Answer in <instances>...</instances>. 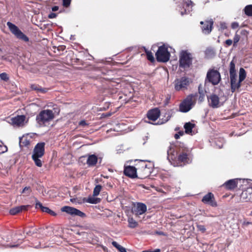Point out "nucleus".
<instances>
[{"instance_id": "7c9ffc66", "label": "nucleus", "mask_w": 252, "mask_h": 252, "mask_svg": "<svg viewBox=\"0 0 252 252\" xmlns=\"http://www.w3.org/2000/svg\"><path fill=\"white\" fill-rule=\"evenodd\" d=\"M173 113H174V111L173 110L171 109V110H168L165 113V117H166L165 119L164 120L163 122H161V124H162V123L167 122L170 119V118L171 117V116H172Z\"/></svg>"}, {"instance_id": "3c124183", "label": "nucleus", "mask_w": 252, "mask_h": 252, "mask_svg": "<svg viewBox=\"0 0 252 252\" xmlns=\"http://www.w3.org/2000/svg\"><path fill=\"white\" fill-rule=\"evenodd\" d=\"M79 125L84 127L88 125V124H87L85 120H82L79 122Z\"/></svg>"}, {"instance_id": "a18cd8bd", "label": "nucleus", "mask_w": 252, "mask_h": 252, "mask_svg": "<svg viewBox=\"0 0 252 252\" xmlns=\"http://www.w3.org/2000/svg\"><path fill=\"white\" fill-rule=\"evenodd\" d=\"M71 0H63V6L67 7L70 4Z\"/></svg>"}, {"instance_id": "72a5a7b5", "label": "nucleus", "mask_w": 252, "mask_h": 252, "mask_svg": "<svg viewBox=\"0 0 252 252\" xmlns=\"http://www.w3.org/2000/svg\"><path fill=\"white\" fill-rule=\"evenodd\" d=\"M100 199L98 198H95L94 197H90L88 198L87 202L91 204H97L99 203Z\"/></svg>"}, {"instance_id": "ea45409f", "label": "nucleus", "mask_w": 252, "mask_h": 252, "mask_svg": "<svg viewBox=\"0 0 252 252\" xmlns=\"http://www.w3.org/2000/svg\"><path fill=\"white\" fill-rule=\"evenodd\" d=\"M43 212L47 213L53 216H56L57 215V214L55 212L53 211L48 207L43 208Z\"/></svg>"}, {"instance_id": "052dcab7", "label": "nucleus", "mask_w": 252, "mask_h": 252, "mask_svg": "<svg viewBox=\"0 0 252 252\" xmlns=\"http://www.w3.org/2000/svg\"><path fill=\"white\" fill-rule=\"evenodd\" d=\"M141 168L146 169V168H152L151 166H148L147 164H145L141 167Z\"/></svg>"}, {"instance_id": "cd10ccee", "label": "nucleus", "mask_w": 252, "mask_h": 252, "mask_svg": "<svg viewBox=\"0 0 252 252\" xmlns=\"http://www.w3.org/2000/svg\"><path fill=\"white\" fill-rule=\"evenodd\" d=\"M246 77V73L245 70L243 68H240L239 75V80L240 82H242L244 81Z\"/></svg>"}, {"instance_id": "69168bd1", "label": "nucleus", "mask_w": 252, "mask_h": 252, "mask_svg": "<svg viewBox=\"0 0 252 252\" xmlns=\"http://www.w3.org/2000/svg\"><path fill=\"white\" fill-rule=\"evenodd\" d=\"M32 88L33 89H34L35 90H38H38L39 89V88H37V87H32Z\"/></svg>"}, {"instance_id": "4d7b16f0", "label": "nucleus", "mask_w": 252, "mask_h": 252, "mask_svg": "<svg viewBox=\"0 0 252 252\" xmlns=\"http://www.w3.org/2000/svg\"><path fill=\"white\" fill-rule=\"evenodd\" d=\"M160 250L159 249H157L153 251H143L142 252H160Z\"/></svg>"}, {"instance_id": "bb28decb", "label": "nucleus", "mask_w": 252, "mask_h": 252, "mask_svg": "<svg viewBox=\"0 0 252 252\" xmlns=\"http://www.w3.org/2000/svg\"><path fill=\"white\" fill-rule=\"evenodd\" d=\"M241 82L239 80L237 82V81L233 82V85L230 84L231 92L234 93L236 90L239 89L241 87Z\"/></svg>"}, {"instance_id": "f704fd0d", "label": "nucleus", "mask_w": 252, "mask_h": 252, "mask_svg": "<svg viewBox=\"0 0 252 252\" xmlns=\"http://www.w3.org/2000/svg\"><path fill=\"white\" fill-rule=\"evenodd\" d=\"M101 189H102V187L101 185H96L95 187V188H94V189L93 191V196H96L98 195Z\"/></svg>"}, {"instance_id": "20e7f679", "label": "nucleus", "mask_w": 252, "mask_h": 252, "mask_svg": "<svg viewBox=\"0 0 252 252\" xmlns=\"http://www.w3.org/2000/svg\"><path fill=\"white\" fill-rule=\"evenodd\" d=\"M156 56L158 62L166 63L170 59V53L168 51L167 47L165 45H163L158 47Z\"/></svg>"}, {"instance_id": "4be33fe9", "label": "nucleus", "mask_w": 252, "mask_h": 252, "mask_svg": "<svg viewBox=\"0 0 252 252\" xmlns=\"http://www.w3.org/2000/svg\"><path fill=\"white\" fill-rule=\"evenodd\" d=\"M194 126L195 125L190 122L185 123L184 126L185 129V132L187 134H191L192 132V129Z\"/></svg>"}, {"instance_id": "79ce46f5", "label": "nucleus", "mask_w": 252, "mask_h": 252, "mask_svg": "<svg viewBox=\"0 0 252 252\" xmlns=\"http://www.w3.org/2000/svg\"><path fill=\"white\" fill-rule=\"evenodd\" d=\"M0 78L5 81H7L9 80L7 74L5 72L0 74Z\"/></svg>"}, {"instance_id": "c85d7f7f", "label": "nucleus", "mask_w": 252, "mask_h": 252, "mask_svg": "<svg viewBox=\"0 0 252 252\" xmlns=\"http://www.w3.org/2000/svg\"><path fill=\"white\" fill-rule=\"evenodd\" d=\"M112 245L115 247L120 252H126V248L119 245L117 242L113 241L112 242Z\"/></svg>"}, {"instance_id": "e433bc0d", "label": "nucleus", "mask_w": 252, "mask_h": 252, "mask_svg": "<svg viewBox=\"0 0 252 252\" xmlns=\"http://www.w3.org/2000/svg\"><path fill=\"white\" fill-rule=\"evenodd\" d=\"M35 207L36 209L40 208L41 211L43 212L44 211L43 208H46V207H44L42 205V204L36 199H35Z\"/></svg>"}, {"instance_id": "c9c22d12", "label": "nucleus", "mask_w": 252, "mask_h": 252, "mask_svg": "<svg viewBox=\"0 0 252 252\" xmlns=\"http://www.w3.org/2000/svg\"><path fill=\"white\" fill-rule=\"evenodd\" d=\"M229 73L230 74L236 73L235 64V63H234L233 61H232L230 63Z\"/></svg>"}, {"instance_id": "0e129e2a", "label": "nucleus", "mask_w": 252, "mask_h": 252, "mask_svg": "<svg viewBox=\"0 0 252 252\" xmlns=\"http://www.w3.org/2000/svg\"><path fill=\"white\" fill-rule=\"evenodd\" d=\"M145 53L146 54V52H150L145 47H143Z\"/></svg>"}, {"instance_id": "a19ab883", "label": "nucleus", "mask_w": 252, "mask_h": 252, "mask_svg": "<svg viewBox=\"0 0 252 252\" xmlns=\"http://www.w3.org/2000/svg\"><path fill=\"white\" fill-rule=\"evenodd\" d=\"M230 84L233 85V82L237 81L236 73L230 74Z\"/></svg>"}, {"instance_id": "7ed1b4c3", "label": "nucleus", "mask_w": 252, "mask_h": 252, "mask_svg": "<svg viewBox=\"0 0 252 252\" xmlns=\"http://www.w3.org/2000/svg\"><path fill=\"white\" fill-rule=\"evenodd\" d=\"M192 55L187 50H182L179 55V66L183 68L189 67L192 63Z\"/></svg>"}, {"instance_id": "f03ea898", "label": "nucleus", "mask_w": 252, "mask_h": 252, "mask_svg": "<svg viewBox=\"0 0 252 252\" xmlns=\"http://www.w3.org/2000/svg\"><path fill=\"white\" fill-rule=\"evenodd\" d=\"M54 118V114L52 110L46 109L42 110L36 116L37 123L40 126L45 125Z\"/></svg>"}, {"instance_id": "4c0bfd02", "label": "nucleus", "mask_w": 252, "mask_h": 252, "mask_svg": "<svg viewBox=\"0 0 252 252\" xmlns=\"http://www.w3.org/2000/svg\"><path fill=\"white\" fill-rule=\"evenodd\" d=\"M146 56L147 59L152 62H153L155 61L154 57L153 55V53L150 51V52H146Z\"/></svg>"}, {"instance_id": "0eeeda50", "label": "nucleus", "mask_w": 252, "mask_h": 252, "mask_svg": "<svg viewBox=\"0 0 252 252\" xmlns=\"http://www.w3.org/2000/svg\"><path fill=\"white\" fill-rule=\"evenodd\" d=\"M209 106L213 108H218L222 106L223 102L218 95L215 94H211L207 96Z\"/></svg>"}, {"instance_id": "e2e57ef3", "label": "nucleus", "mask_w": 252, "mask_h": 252, "mask_svg": "<svg viewBox=\"0 0 252 252\" xmlns=\"http://www.w3.org/2000/svg\"><path fill=\"white\" fill-rule=\"evenodd\" d=\"M33 247L36 249H38L39 248H40V244H38V245H33Z\"/></svg>"}, {"instance_id": "c03bdc74", "label": "nucleus", "mask_w": 252, "mask_h": 252, "mask_svg": "<svg viewBox=\"0 0 252 252\" xmlns=\"http://www.w3.org/2000/svg\"><path fill=\"white\" fill-rule=\"evenodd\" d=\"M240 40V36L238 34L236 33L233 38L234 45L236 44Z\"/></svg>"}, {"instance_id": "f257e3e1", "label": "nucleus", "mask_w": 252, "mask_h": 252, "mask_svg": "<svg viewBox=\"0 0 252 252\" xmlns=\"http://www.w3.org/2000/svg\"><path fill=\"white\" fill-rule=\"evenodd\" d=\"M221 80V75L219 71L215 68H210L207 72L204 84L205 86L209 84L216 86L220 83Z\"/></svg>"}, {"instance_id": "aec40b11", "label": "nucleus", "mask_w": 252, "mask_h": 252, "mask_svg": "<svg viewBox=\"0 0 252 252\" xmlns=\"http://www.w3.org/2000/svg\"><path fill=\"white\" fill-rule=\"evenodd\" d=\"M185 3V4H186V8H185L184 11H181L180 12L181 15L188 14L192 11L193 2L191 0H188L187 1H186Z\"/></svg>"}, {"instance_id": "58836bf2", "label": "nucleus", "mask_w": 252, "mask_h": 252, "mask_svg": "<svg viewBox=\"0 0 252 252\" xmlns=\"http://www.w3.org/2000/svg\"><path fill=\"white\" fill-rule=\"evenodd\" d=\"M32 192V189L30 187H25L22 191V193H26L27 195H29Z\"/></svg>"}, {"instance_id": "f3484780", "label": "nucleus", "mask_w": 252, "mask_h": 252, "mask_svg": "<svg viewBox=\"0 0 252 252\" xmlns=\"http://www.w3.org/2000/svg\"><path fill=\"white\" fill-rule=\"evenodd\" d=\"M239 179H230L225 182L222 186L224 187L226 189L231 190L237 187L238 184V180Z\"/></svg>"}, {"instance_id": "393cba45", "label": "nucleus", "mask_w": 252, "mask_h": 252, "mask_svg": "<svg viewBox=\"0 0 252 252\" xmlns=\"http://www.w3.org/2000/svg\"><path fill=\"white\" fill-rule=\"evenodd\" d=\"M141 170H142V174L140 177V178L142 179L148 177L150 175L152 171V168H141Z\"/></svg>"}, {"instance_id": "dca6fc26", "label": "nucleus", "mask_w": 252, "mask_h": 252, "mask_svg": "<svg viewBox=\"0 0 252 252\" xmlns=\"http://www.w3.org/2000/svg\"><path fill=\"white\" fill-rule=\"evenodd\" d=\"M160 112L158 108H155L150 110L147 114L148 118L153 121L157 120L160 116Z\"/></svg>"}, {"instance_id": "de8ad7c7", "label": "nucleus", "mask_w": 252, "mask_h": 252, "mask_svg": "<svg viewBox=\"0 0 252 252\" xmlns=\"http://www.w3.org/2000/svg\"><path fill=\"white\" fill-rule=\"evenodd\" d=\"M183 134H184V132L183 131H180L174 135V138L176 139H178L180 138V137L181 136H182Z\"/></svg>"}, {"instance_id": "864d4df0", "label": "nucleus", "mask_w": 252, "mask_h": 252, "mask_svg": "<svg viewBox=\"0 0 252 252\" xmlns=\"http://www.w3.org/2000/svg\"><path fill=\"white\" fill-rule=\"evenodd\" d=\"M56 17H57V14H56L55 13H53V12L50 13L48 15V18L50 19L55 18Z\"/></svg>"}, {"instance_id": "bf43d9fd", "label": "nucleus", "mask_w": 252, "mask_h": 252, "mask_svg": "<svg viewBox=\"0 0 252 252\" xmlns=\"http://www.w3.org/2000/svg\"><path fill=\"white\" fill-rule=\"evenodd\" d=\"M220 27L222 29H225L226 28V26L225 25V24L224 23H221L220 24Z\"/></svg>"}, {"instance_id": "774afa93", "label": "nucleus", "mask_w": 252, "mask_h": 252, "mask_svg": "<svg viewBox=\"0 0 252 252\" xmlns=\"http://www.w3.org/2000/svg\"><path fill=\"white\" fill-rule=\"evenodd\" d=\"M157 233L158 234H162V232H157Z\"/></svg>"}, {"instance_id": "09e8293b", "label": "nucleus", "mask_w": 252, "mask_h": 252, "mask_svg": "<svg viewBox=\"0 0 252 252\" xmlns=\"http://www.w3.org/2000/svg\"><path fill=\"white\" fill-rule=\"evenodd\" d=\"M197 229L202 232H204L206 230V228L205 227V226L203 225H197Z\"/></svg>"}, {"instance_id": "13d9d810", "label": "nucleus", "mask_w": 252, "mask_h": 252, "mask_svg": "<svg viewBox=\"0 0 252 252\" xmlns=\"http://www.w3.org/2000/svg\"><path fill=\"white\" fill-rule=\"evenodd\" d=\"M59 9V7L58 6H54L52 7V10L53 11H56Z\"/></svg>"}, {"instance_id": "2f4dec72", "label": "nucleus", "mask_w": 252, "mask_h": 252, "mask_svg": "<svg viewBox=\"0 0 252 252\" xmlns=\"http://www.w3.org/2000/svg\"><path fill=\"white\" fill-rule=\"evenodd\" d=\"M245 13L248 16H252V5H247L244 8Z\"/></svg>"}, {"instance_id": "2eb2a0df", "label": "nucleus", "mask_w": 252, "mask_h": 252, "mask_svg": "<svg viewBox=\"0 0 252 252\" xmlns=\"http://www.w3.org/2000/svg\"><path fill=\"white\" fill-rule=\"evenodd\" d=\"M124 173L126 176L131 178H135L137 177L136 168L133 166L125 167Z\"/></svg>"}, {"instance_id": "f8f14e48", "label": "nucleus", "mask_w": 252, "mask_h": 252, "mask_svg": "<svg viewBox=\"0 0 252 252\" xmlns=\"http://www.w3.org/2000/svg\"><path fill=\"white\" fill-rule=\"evenodd\" d=\"M44 142L38 143L34 148L32 156L42 157L44 154Z\"/></svg>"}, {"instance_id": "680f3d73", "label": "nucleus", "mask_w": 252, "mask_h": 252, "mask_svg": "<svg viewBox=\"0 0 252 252\" xmlns=\"http://www.w3.org/2000/svg\"><path fill=\"white\" fill-rule=\"evenodd\" d=\"M38 91L42 92V93H45L46 92V90L45 89H43V88H40L38 90Z\"/></svg>"}, {"instance_id": "c756f323", "label": "nucleus", "mask_w": 252, "mask_h": 252, "mask_svg": "<svg viewBox=\"0 0 252 252\" xmlns=\"http://www.w3.org/2000/svg\"><path fill=\"white\" fill-rule=\"evenodd\" d=\"M224 143V139L222 138H219L215 141L216 146L219 149L222 148Z\"/></svg>"}, {"instance_id": "37998d69", "label": "nucleus", "mask_w": 252, "mask_h": 252, "mask_svg": "<svg viewBox=\"0 0 252 252\" xmlns=\"http://www.w3.org/2000/svg\"><path fill=\"white\" fill-rule=\"evenodd\" d=\"M198 93H199L200 96V98L201 97H202V98L203 99L204 97V95H205V92L201 88V85H199V86H198Z\"/></svg>"}, {"instance_id": "b1692460", "label": "nucleus", "mask_w": 252, "mask_h": 252, "mask_svg": "<svg viewBox=\"0 0 252 252\" xmlns=\"http://www.w3.org/2000/svg\"><path fill=\"white\" fill-rule=\"evenodd\" d=\"M30 144V141L28 140L27 137H20L19 138V145L20 147H25Z\"/></svg>"}, {"instance_id": "39448f33", "label": "nucleus", "mask_w": 252, "mask_h": 252, "mask_svg": "<svg viewBox=\"0 0 252 252\" xmlns=\"http://www.w3.org/2000/svg\"><path fill=\"white\" fill-rule=\"evenodd\" d=\"M6 25L11 33L17 38L22 40L25 42L29 41V37L23 33L17 26L10 22H7Z\"/></svg>"}, {"instance_id": "473e14b6", "label": "nucleus", "mask_w": 252, "mask_h": 252, "mask_svg": "<svg viewBox=\"0 0 252 252\" xmlns=\"http://www.w3.org/2000/svg\"><path fill=\"white\" fill-rule=\"evenodd\" d=\"M40 157H36V156H32V158L34 161L35 165L38 167H41L42 165V163L41 160L39 159Z\"/></svg>"}, {"instance_id": "338daca9", "label": "nucleus", "mask_w": 252, "mask_h": 252, "mask_svg": "<svg viewBox=\"0 0 252 252\" xmlns=\"http://www.w3.org/2000/svg\"><path fill=\"white\" fill-rule=\"evenodd\" d=\"M75 200V199H70V201L73 202Z\"/></svg>"}, {"instance_id": "6e6d98bb", "label": "nucleus", "mask_w": 252, "mask_h": 252, "mask_svg": "<svg viewBox=\"0 0 252 252\" xmlns=\"http://www.w3.org/2000/svg\"><path fill=\"white\" fill-rule=\"evenodd\" d=\"M225 42L227 46H230L232 44V40L230 39H227Z\"/></svg>"}, {"instance_id": "49530a36", "label": "nucleus", "mask_w": 252, "mask_h": 252, "mask_svg": "<svg viewBox=\"0 0 252 252\" xmlns=\"http://www.w3.org/2000/svg\"><path fill=\"white\" fill-rule=\"evenodd\" d=\"M7 151V148L6 146L0 145V154L4 153Z\"/></svg>"}, {"instance_id": "412c9836", "label": "nucleus", "mask_w": 252, "mask_h": 252, "mask_svg": "<svg viewBox=\"0 0 252 252\" xmlns=\"http://www.w3.org/2000/svg\"><path fill=\"white\" fill-rule=\"evenodd\" d=\"M97 160V157L95 155H89L88 157L87 163L89 166H93L96 164Z\"/></svg>"}, {"instance_id": "ddd939ff", "label": "nucleus", "mask_w": 252, "mask_h": 252, "mask_svg": "<svg viewBox=\"0 0 252 252\" xmlns=\"http://www.w3.org/2000/svg\"><path fill=\"white\" fill-rule=\"evenodd\" d=\"M202 201L205 204H208L212 207H217L218 204L215 200L214 195L211 192H209L203 196Z\"/></svg>"}, {"instance_id": "a211bd4d", "label": "nucleus", "mask_w": 252, "mask_h": 252, "mask_svg": "<svg viewBox=\"0 0 252 252\" xmlns=\"http://www.w3.org/2000/svg\"><path fill=\"white\" fill-rule=\"evenodd\" d=\"M25 120V116L24 115H18L16 117L12 118L10 119V123L13 125L19 126L22 124Z\"/></svg>"}, {"instance_id": "9d476101", "label": "nucleus", "mask_w": 252, "mask_h": 252, "mask_svg": "<svg viewBox=\"0 0 252 252\" xmlns=\"http://www.w3.org/2000/svg\"><path fill=\"white\" fill-rule=\"evenodd\" d=\"M61 210L62 212H65L72 216H76L82 218H85L86 216V214L84 213L81 212L79 210L68 206H65L61 208Z\"/></svg>"}, {"instance_id": "1a4fd4ad", "label": "nucleus", "mask_w": 252, "mask_h": 252, "mask_svg": "<svg viewBox=\"0 0 252 252\" xmlns=\"http://www.w3.org/2000/svg\"><path fill=\"white\" fill-rule=\"evenodd\" d=\"M193 97H194L193 94L189 95L187 98L180 104L179 109L181 112L186 113L191 109L193 104Z\"/></svg>"}, {"instance_id": "6ab92c4d", "label": "nucleus", "mask_w": 252, "mask_h": 252, "mask_svg": "<svg viewBox=\"0 0 252 252\" xmlns=\"http://www.w3.org/2000/svg\"><path fill=\"white\" fill-rule=\"evenodd\" d=\"M29 207V205H21L17 206L11 209L9 213L12 215H15L23 210H27Z\"/></svg>"}, {"instance_id": "5701e85b", "label": "nucleus", "mask_w": 252, "mask_h": 252, "mask_svg": "<svg viewBox=\"0 0 252 252\" xmlns=\"http://www.w3.org/2000/svg\"><path fill=\"white\" fill-rule=\"evenodd\" d=\"M24 238H20L17 239V241L16 242H14L15 239H13V244H8L6 246H5L6 248H16L18 247V246L21 244L23 242V240H24Z\"/></svg>"}, {"instance_id": "a878e982", "label": "nucleus", "mask_w": 252, "mask_h": 252, "mask_svg": "<svg viewBox=\"0 0 252 252\" xmlns=\"http://www.w3.org/2000/svg\"><path fill=\"white\" fill-rule=\"evenodd\" d=\"M128 227L131 228H135L138 225V223L133 218H128L127 220Z\"/></svg>"}, {"instance_id": "6e6552de", "label": "nucleus", "mask_w": 252, "mask_h": 252, "mask_svg": "<svg viewBox=\"0 0 252 252\" xmlns=\"http://www.w3.org/2000/svg\"><path fill=\"white\" fill-rule=\"evenodd\" d=\"M190 83V79L187 77H182L179 79H176L175 81V89L180 91L186 89Z\"/></svg>"}, {"instance_id": "9b49d317", "label": "nucleus", "mask_w": 252, "mask_h": 252, "mask_svg": "<svg viewBox=\"0 0 252 252\" xmlns=\"http://www.w3.org/2000/svg\"><path fill=\"white\" fill-rule=\"evenodd\" d=\"M147 210L146 204L141 202L136 203L132 209V213L136 216L144 214Z\"/></svg>"}, {"instance_id": "8fccbe9b", "label": "nucleus", "mask_w": 252, "mask_h": 252, "mask_svg": "<svg viewBox=\"0 0 252 252\" xmlns=\"http://www.w3.org/2000/svg\"><path fill=\"white\" fill-rule=\"evenodd\" d=\"M37 232V230L36 229H34V230H29L28 231L26 232V234L28 235H33V234Z\"/></svg>"}, {"instance_id": "423d86ee", "label": "nucleus", "mask_w": 252, "mask_h": 252, "mask_svg": "<svg viewBox=\"0 0 252 252\" xmlns=\"http://www.w3.org/2000/svg\"><path fill=\"white\" fill-rule=\"evenodd\" d=\"M178 161L180 165L176 166H184L190 163L192 161V156L189 151L181 152L178 156Z\"/></svg>"}, {"instance_id": "603ef678", "label": "nucleus", "mask_w": 252, "mask_h": 252, "mask_svg": "<svg viewBox=\"0 0 252 252\" xmlns=\"http://www.w3.org/2000/svg\"><path fill=\"white\" fill-rule=\"evenodd\" d=\"M239 27V24L237 22H233L231 24V28L233 29H235Z\"/></svg>"}, {"instance_id": "5fc2aeb1", "label": "nucleus", "mask_w": 252, "mask_h": 252, "mask_svg": "<svg viewBox=\"0 0 252 252\" xmlns=\"http://www.w3.org/2000/svg\"><path fill=\"white\" fill-rule=\"evenodd\" d=\"M174 151V150H173V147L170 146L169 147V149L168 150H167V155H168V156L169 157L170 156V154H171L172 152Z\"/></svg>"}, {"instance_id": "4468645a", "label": "nucleus", "mask_w": 252, "mask_h": 252, "mask_svg": "<svg viewBox=\"0 0 252 252\" xmlns=\"http://www.w3.org/2000/svg\"><path fill=\"white\" fill-rule=\"evenodd\" d=\"M213 23L214 22L212 19L200 22L202 32L205 34L210 33L212 31Z\"/></svg>"}]
</instances>
